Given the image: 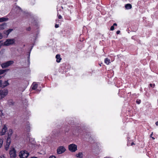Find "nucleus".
<instances>
[{"mask_svg": "<svg viewBox=\"0 0 158 158\" xmlns=\"http://www.w3.org/2000/svg\"><path fill=\"white\" fill-rule=\"evenodd\" d=\"M15 40L14 39H7L6 41L2 44L3 45L5 46H9L10 45H13L15 44Z\"/></svg>", "mask_w": 158, "mask_h": 158, "instance_id": "f257e3e1", "label": "nucleus"}, {"mask_svg": "<svg viewBox=\"0 0 158 158\" xmlns=\"http://www.w3.org/2000/svg\"><path fill=\"white\" fill-rule=\"evenodd\" d=\"M69 150L72 152H75L77 150V146L74 143H72L69 145Z\"/></svg>", "mask_w": 158, "mask_h": 158, "instance_id": "f03ea898", "label": "nucleus"}, {"mask_svg": "<svg viewBox=\"0 0 158 158\" xmlns=\"http://www.w3.org/2000/svg\"><path fill=\"white\" fill-rule=\"evenodd\" d=\"M8 93V90L6 89L0 90V100H1L6 97Z\"/></svg>", "mask_w": 158, "mask_h": 158, "instance_id": "7ed1b4c3", "label": "nucleus"}, {"mask_svg": "<svg viewBox=\"0 0 158 158\" xmlns=\"http://www.w3.org/2000/svg\"><path fill=\"white\" fill-rule=\"evenodd\" d=\"M29 155V153L26 151H21L19 153L20 158H27Z\"/></svg>", "mask_w": 158, "mask_h": 158, "instance_id": "20e7f679", "label": "nucleus"}, {"mask_svg": "<svg viewBox=\"0 0 158 158\" xmlns=\"http://www.w3.org/2000/svg\"><path fill=\"white\" fill-rule=\"evenodd\" d=\"M14 63L13 60H9L2 64L1 66L2 69H5Z\"/></svg>", "mask_w": 158, "mask_h": 158, "instance_id": "39448f33", "label": "nucleus"}, {"mask_svg": "<svg viewBox=\"0 0 158 158\" xmlns=\"http://www.w3.org/2000/svg\"><path fill=\"white\" fill-rule=\"evenodd\" d=\"M16 151L14 148L11 147L9 152V154L11 158H15L16 157Z\"/></svg>", "mask_w": 158, "mask_h": 158, "instance_id": "423d86ee", "label": "nucleus"}, {"mask_svg": "<svg viewBox=\"0 0 158 158\" xmlns=\"http://www.w3.org/2000/svg\"><path fill=\"white\" fill-rule=\"evenodd\" d=\"M66 151L65 148L63 146L59 147L57 149V153L58 154H61Z\"/></svg>", "mask_w": 158, "mask_h": 158, "instance_id": "0eeeda50", "label": "nucleus"}, {"mask_svg": "<svg viewBox=\"0 0 158 158\" xmlns=\"http://www.w3.org/2000/svg\"><path fill=\"white\" fill-rule=\"evenodd\" d=\"M11 143V140L9 139H7L6 144L5 146V150L7 151L8 150L10 145Z\"/></svg>", "mask_w": 158, "mask_h": 158, "instance_id": "6e6552de", "label": "nucleus"}, {"mask_svg": "<svg viewBox=\"0 0 158 158\" xmlns=\"http://www.w3.org/2000/svg\"><path fill=\"white\" fill-rule=\"evenodd\" d=\"M7 131V128L6 126L4 125L2 129V131L1 132L0 134L1 135H3L5 134V133Z\"/></svg>", "mask_w": 158, "mask_h": 158, "instance_id": "1a4fd4ad", "label": "nucleus"}, {"mask_svg": "<svg viewBox=\"0 0 158 158\" xmlns=\"http://www.w3.org/2000/svg\"><path fill=\"white\" fill-rule=\"evenodd\" d=\"M13 133L12 130L11 129H9L7 131L8 137L7 139H10V137Z\"/></svg>", "mask_w": 158, "mask_h": 158, "instance_id": "9d476101", "label": "nucleus"}, {"mask_svg": "<svg viewBox=\"0 0 158 158\" xmlns=\"http://www.w3.org/2000/svg\"><path fill=\"white\" fill-rule=\"evenodd\" d=\"M9 85V83L8 82V81H5L3 83H2V88H4Z\"/></svg>", "mask_w": 158, "mask_h": 158, "instance_id": "9b49d317", "label": "nucleus"}, {"mask_svg": "<svg viewBox=\"0 0 158 158\" xmlns=\"http://www.w3.org/2000/svg\"><path fill=\"white\" fill-rule=\"evenodd\" d=\"M56 61L57 63H59L61 60V58L60 57V55L59 54H57L56 55Z\"/></svg>", "mask_w": 158, "mask_h": 158, "instance_id": "f8f14e48", "label": "nucleus"}, {"mask_svg": "<svg viewBox=\"0 0 158 158\" xmlns=\"http://www.w3.org/2000/svg\"><path fill=\"white\" fill-rule=\"evenodd\" d=\"M13 30V29H10L7 31H4V33L8 35Z\"/></svg>", "mask_w": 158, "mask_h": 158, "instance_id": "ddd939ff", "label": "nucleus"}, {"mask_svg": "<svg viewBox=\"0 0 158 158\" xmlns=\"http://www.w3.org/2000/svg\"><path fill=\"white\" fill-rule=\"evenodd\" d=\"M9 70V69H0V75L2 74L5 72H7Z\"/></svg>", "mask_w": 158, "mask_h": 158, "instance_id": "4468645a", "label": "nucleus"}, {"mask_svg": "<svg viewBox=\"0 0 158 158\" xmlns=\"http://www.w3.org/2000/svg\"><path fill=\"white\" fill-rule=\"evenodd\" d=\"M125 7L126 9L129 10L132 8V5L130 4H127L125 5Z\"/></svg>", "mask_w": 158, "mask_h": 158, "instance_id": "2eb2a0df", "label": "nucleus"}, {"mask_svg": "<svg viewBox=\"0 0 158 158\" xmlns=\"http://www.w3.org/2000/svg\"><path fill=\"white\" fill-rule=\"evenodd\" d=\"M76 156L77 157L79 158H82L83 157V153L82 152H80L76 154Z\"/></svg>", "mask_w": 158, "mask_h": 158, "instance_id": "dca6fc26", "label": "nucleus"}, {"mask_svg": "<svg viewBox=\"0 0 158 158\" xmlns=\"http://www.w3.org/2000/svg\"><path fill=\"white\" fill-rule=\"evenodd\" d=\"M8 19V18L3 17L0 18V22H2L4 21H7Z\"/></svg>", "mask_w": 158, "mask_h": 158, "instance_id": "f3484780", "label": "nucleus"}, {"mask_svg": "<svg viewBox=\"0 0 158 158\" xmlns=\"http://www.w3.org/2000/svg\"><path fill=\"white\" fill-rule=\"evenodd\" d=\"M37 87V84H36L33 83L31 85L32 89L33 90L35 89Z\"/></svg>", "mask_w": 158, "mask_h": 158, "instance_id": "a211bd4d", "label": "nucleus"}, {"mask_svg": "<svg viewBox=\"0 0 158 158\" xmlns=\"http://www.w3.org/2000/svg\"><path fill=\"white\" fill-rule=\"evenodd\" d=\"M110 60L108 58H105L104 60L105 63L107 64H109L110 63Z\"/></svg>", "mask_w": 158, "mask_h": 158, "instance_id": "6ab92c4d", "label": "nucleus"}, {"mask_svg": "<svg viewBox=\"0 0 158 158\" xmlns=\"http://www.w3.org/2000/svg\"><path fill=\"white\" fill-rule=\"evenodd\" d=\"M6 25L5 23H3L0 25V30L4 29V26Z\"/></svg>", "mask_w": 158, "mask_h": 158, "instance_id": "aec40b11", "label": "nucleus"}, {"mask_svg": "<svg viewBox=\"0 0 158 158\" xmlns=\"http://www.w3.org/2000/svg\"><path fill=\"white\" fill-rule=\"evenodd\" d=\"M14 102L12 100H10L8 102V104L10 106H12L14 104Z\"/></svg>", "mask_w": 158, "mask_h": 158, "instance_id": "412c9836", "label": "nucleus"}, {"mask_svg": "<svg viewBox=\"0 0 158 158\" xmlns=\"http://www.w3.org/2000/svg\"><path fill=\"white\" fill-rule=\"evenodd\" d=\"M3 143V140L2 139H0V148H1L2 146Z\"/></svg>", "mask_w": 158, "mask_h": 158, "instance_id": "4be33fe9", "label": "nucleus"}, {"mask_svg": "<svg viewBox=\"0 0 158 158\" xmlns=\"http://www.w3.org/2000/svg\"><path fill=\"white\" fill-rule=\"evenodd\" d=\"M141 102V101L140 99H137L136 101V102L138 104H139Z\"/></svg>", "mask_w": 158, "mask_h": 158, "instance_id": "5701e85b", "label": "nucleus"}, {"mask_svg": "<svg viewBox=\"0 0 158 158\" xmlns=\"http://www.w3.org/2000/svg\"><path fill=\"white\" fill-rule=\"evenodd\" d=\"M27 130L28 131H29L30 130V127L29 126V124H27Z\"/></svg>", "mask_w": 158, "mask_h": 158, "instance_id": "b1692460", "label": "nucleus"}, {"mask_svg": "<svg viewBox=\"0 0 158 158\" xmlns=\"http://www.w3.org/2000/svg\"><path fill=\"white\" fill-rule=\"evenodd\" d=\"M16 8L17 9V10H19L20 11H22V10L21 9V8L19 6H16Z\"/></svg>", "mask_w": 158, "mask_h": 158, "instance_id": "393cba45", "label": "nucleus"}, {"mask_svg": "<svg viewBox=\"0 0 158 158\" xmlns=\"http://www.w3.org/2000/svg\"><path fill=\"white\" fill-rule=\"evenodd\" d=\"M149 86L151 87H152L153 88H154L155 86V84H149Z\"/></svg>", "mask_w": 158, "mask_h": 158, "instance_id": "a878e982", "label": "nucleus"}, {"mask_svg": "<svg viewBox=\"0 0 158 158\" xmlns=\"http://www.w3.org/2000/svg\"><path fill=\"white\" fill-rule=\"evenodd\" d=\"M114 26L113 25L110 28V30L113 31L114 30Z\"/></svg>", "mask_w": 158, "mask_h": 158, "instance_id": "bb28decb", "label": "nucleus"}, {"mask_svg": "<svg viewBox=\"0 0 158 158\" xmlns=\"http://www.w3.org/2000/svg\"><path fill=\"white\" fill-rule=\"evenodd\" d=\"M0 112H1V116H4V113L2 112V110H0Z\"/></svg>", "mask_w": 158, "mask_h": 158, "instance_id": "cd10ccee", "label": "nucleus"}, {"mask_svg": "<svg viewBox=\"0 0 158 158\" xmlns=\"http://www.w3.org/2000/svg\"><path fill=\"white\" fill-rule=\"evenodd\" d=\"M58 19H62V16L60 15H58Z\"/></svg>", "mask_w": 158, "mask_h": 158, "instance_id": "c85d7f7f", "label": "nucleus"}, {"mask_svg": "<svg viewBox=\"0 0 158 158\" xmlns=\"http://www.w3.org/2000/svg\"><path fill=\"white\" fill-rule=\"evenodd\" d=\"M2 81L1 80H0V87H2Z\"/></svg>", "mask_w": 158, "mask_h": 158, "instance_id": "c756f323", "label": "nucleus"}, {"mask_svg": "<svg viewBox=\"0 0 158 158\" xmlns=\"http://www.w3.org/2000/svg\"><path fill=\"white\" fill-rule=\"evenodd\" d=\"M55 28H57L59 27V24H56L55 26Z\"/></svg>", "mask_w": 158, "mask_h": 158, "instance_id": "7c9ffc66", "label": "nucleus"}, {"mask_svg": "<svg viewBox=\"0 0 158 158\" xmlns=\"http://www.w3.org/2000/svg\"><path fill=\"white\" fill-rule=\"evenodd\" d=\"M30 53L29 54L28 56V61L29 63H30Z\"/></svg>", "mask_w": 158, "mask_h": 158, "instance_id": "2f4dec72", "label": "nucleus"}, {"mask_svg": "<svg viewBox=\"0 0 158 158\" xmlns=\"http://www.w3.org/2000/svg\"><path fill=\"white\" fill-rule=\"evenodd\" d=\"M49 158H56L55 156H51L49 157Z\"/></svg>", "mask_w": 158, "mask_h": 158, "instance_id": "473e14b6", "label": "nucleus"}, {"mask_svg": "<svg viewBox=\"0 0 158 158\" xmlns=\"http://www.w3.org/2000/svg\"><path fill=\"white\" fill-rule=\"evenodd\" d=\"M2 35L1 33H0V39H2Z\"/></svg>", "mask_w": 158, "mask_h": 158, "instance_id": "72a5a7b5", "label": "nucleus"}, {"mask_svg": "<svg viewBox=\"0 0 158 158\" xmlns=\"http://www.w3.org/2000/svg\"><path fill=\"white\" fill-rule=\"evenodd\" d=\"M120 31H117L116 32V34H118L120 33Z\"/></svg>", "mask_w": 158, "mask_h": 158, "instance_id": "f704fd0d", "label": "nucleus"}, {"mask_svg": "<svg viewBox=\"0 0 158 158\" xmlns=\"http://www.w3.org/2000/svg\"><path fill=\"white\" fill-rule=\"evenodd\" d=\"M31 28L30 27H28V28H27V30L28 31H30L31 30Z\"/></svg>", "mask_w": 158, "mask_h": 158, "instance_id": "c9c22d12", "label": "nucleus"}, {"mask_svg": "<svg viewBox=\"0 0 158 158\" xmlns=\"http://www.w3.org/2000/svg\"><path fill=\"white\" fill-rule=\"evenodd\" d=\"M0 158H5L4 156L2 155L0 156Z\"/></svg>", "mask_w": 158, "mask_h": 158, "instance_id": "e433bc0d", "label": "nucleus"}, {"mask_svg": "<svg viewBox=\"0 0 158 158\" xmlns=\"http://www.w3.org/2000/svg\"><path fill=\"white\" fill-rule=\"evenodd\" d=\"M113 26H114H114H117V24L116 23H114Z\"/></svg>", "mask_w": 158, "mask_h": 158, "instance_id": "4c0bfd02", "label": "nucleus"}, {"mask_svg": "<svg viewBox=\"0 0 158 158\" xmlns=\"http://www.w3.org/2000/svg\"><path fill=\"white\" fill-rule=\"evenodd\" d=\"M156 126H158V121L156 122Z\"/></svg>", "mask_w": 158, "mask_h": 158, "instance_id": "58836bf2", "label": "nucleus"}, {"mask_svg": "<svg viewBox=\"0 0 158 158\" xmlns=\"http://www.w3.org/2000/svg\"><path fill=\"white\" fill-rule=\"evenodd\" d=\"M135 144L134 143H133V142H132L131 143V145H134Z\"/></svg>", "mask_w": 158, "mask_h": 158, "instance_id": "ea45409f", "label": "nucleus"}, {"mask_svg": "<svg viewBox=\"0 0 158 158\" xmlns=\"http://www.w3.org/2000/svg\"><path fill=\"white\" fill-rule=\"evenodd\" d=\"M31 158H38L37 157H31Z\"/></svg>", "mask_w": 158, "mask_h": 158, "instance_id": "a19ab883", "label": "nucleus"}, {"mask_svg": "<svg viewBox=\"0 0 158 158\" xmlns=\"http://www.w3.org/2000/svg\"><path fill=\"white\" fill-rule=\"evenodd\" d=\"M2 76H0V79L1 78Z\"/></svg>", "mask_w": 158, "mask_h": 158, "instance_id": "79ce46f5", "label": "nucleus"}, {"mask_svg": "<svg viewBox=\"0 0 158 158\" xmlns=\"http://www.w3.org/2000/svg\"><path fill=\"white\" fill-rule=\"evenodd\" d=\"M133 37H133V36L132 37V39H134V38H133Z\"/></svg>", "mask_w": 158, "mask_h": 158, "instance_id": "37998d69", "label": "nucleus"}, {"mask_svg": "<svg viewBox=\"0 0 158 158\" xmlns=\"http://www.w3.org/2000/svg\"><path fill=\"white\" fill-rule=\"evenodd\" d=\"M152 138L153 139H154L155 138H154V137H152Z\"/></svg>", "mask_w": 158, "mask_h": 158, "instance_id": "c03bdc74", "label": "nucleus"}, {"mask_svg": "<svg viewBox=\"0 0 158 158\" xmlns=\"http://www.w3.org/2000/svg\"><path fill=\"white\" fill-rule=\"evenodd\" d=\"M152 135V134H151V135H150V136H151Z\"/></svg>", "mask_w": 158, "mask_h": 158, "instance_id": "a18cd8bd", "label": "nucleus"}, {"mask_svg": "<svg viewBox=\"0 0 158 158\" xmlns=\"http://www.w3.org/2000/svg\"><path fill=\"white\" fill-rule=\"evenodd\" d=\"M33 45L32 47L31 48H32V47H33Z\"/></svg>", "mask_w": 158, "mask_h": 158, "instance_id": "49530a36", "label": "nucleus"}]
</instances>
